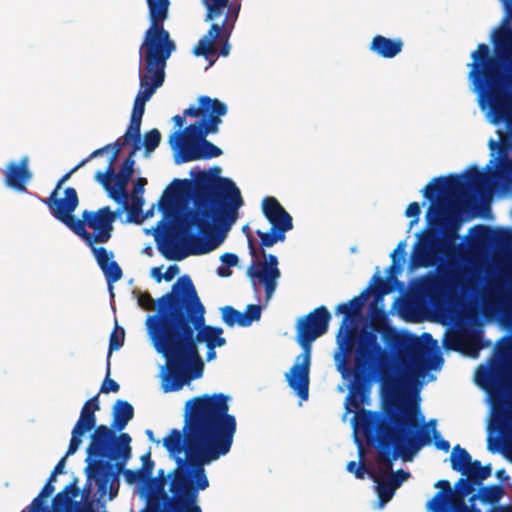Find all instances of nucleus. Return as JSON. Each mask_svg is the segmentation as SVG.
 I'll return each mask as SVG.
<instances>
[{
	"label": "nucleus",
	"mask_w": 512,
	"mask_h": 512,
	"mask_svg": "<svg viewBox=\"0 0 512 512\" xmlns=\"http://www.w3.org/2000/svg\"><path fill=\"white\" fill-rule=\"evenodd\" d=\"M96 260L105 276L110 295L114 297L113 285L122 278L123 271L114 258H96Z\"/></svg>",
	"instance_id": "obj_35"
},
{
	"label": "nucleus",
	"mask_w": 512,
	"mask_h": 512,
	"mask_svg": "<svg viewBox=\"0 0 512 512\" xmlns=\"http://www.w3.org/2000/svg\"><path fill=\"white\" fill-rule=\"evenodd\" d=\"M204 5L207 8L206 21H212L223 14L224 9L227 7L225 4H220V2H210L207 0H203Z\"/></svg>",
	"instance_id": "obj_49"
},
{
	"label": "nucleus",
	"mask_w": 512,
	"mask_h": 512,
	"mask_svg": "<svg viewBox=\"0 0 512 512\" xmlns=\"http://www.w3.org/2000/svg\"><path fill=\"white\" fill-rule=\"evenodd\" d=\"M54 490V485L46 482L39 495L34 498L28 506L29 512H48L46 498L51 496ZM77 512H95V510L91 503H86L80 506Z\"/></svg>",
	"instance_id": "obj_34"
},
{
	"label": "nucleus",
	"mask_w": 512,
	"mask_h": 512,
	"mask_svg": "<svg viewBox=\"0 0 512 512\" xmlns=\"http://www.w3.org/2000/svg\"><path fill=\"white\" fill-rule=\"evenodd\" d=\"M110 150V146H103L99 149L94 150L87 158L83 159L80 162L81 166H84L86 163H88L91 159L96 158L98 156L103 155L105 152H108Z\"/></svg>",
	"instance_id": "obj_57"
},
{
	"label": "nucleus",
	"mask_w": 512,
	"mask_h": 512,
	"mask_svg": "<svg viewBox=\"0 0 512 512\" xmlns=\"http://www.w3.org/2000/svg\"><path fill=\"white\" fill-rule=\"evenodd\" d=\"M423 422L417 403L395 404L386 409V418L370 410L355 414V428L363 432L368 442H377L378 473L371 472L370 477L376 483L380 507L391 501L396 490L410 477L403 469L393 472L394 461L399 457L411 461L415 453L431 443L430 432Z\"/></svg>",
	"instance_id": "obj_5"
},
{
	"label": "nucleus",
	"mask_w": 512,
	"mask_h": 512,
	"mask_svg": "<svg viewBox=\"0 0 512 512\" xmlns=\"http://www.w3.org/2000/svg\"><path fill=\"white\" fill-rule=\"evenodd\" d=\"M225 19L221 24L213 23L207 33L198 41L193 53L196 56H203L206 59L214 56L217 53L216 39L220 36L221 32H232L235 22L238 18L241 4L228 3Z\"/></svg>",
	"instance_id": "obj_17"
},
{
	"label": "nucleus",
	"mask_w": 512,
	"mask_h": 512,
	"mask_svg": "<svg viewBox=\"0 0 512 512\" xmlns=\"http://www.w3.org/2000/svg\"><path fill=\"white\" fill-rule=\"evenodd\" d=\"M80 167H82L79 164H77L72 170H70L68 173L64 174L57 182L56 184V187L53 191H56V193H58L59 189L61 188V186L71 177V175L76 172Z\"/></svg>",
	"instance_id": "obj_59"
},
{
	"label": "nucleus",
	"mask_w": 512,
	"mask_h": 512,
	"mask_svg": "<svg viewBox=\"0 0 512 512\" xmlns=\"http://www.w3.org/2000/svg\"><path fill=\"white\" fill-rule=\"evenodd\" d=\"M262 211L274 230L286 233L293 228L291 215L275 197L267 196L263 199Z\"/></svg>",
	"instance_id": "obj_26"
},
{
	"label": "nucleus",
	"mask_w": 512,
	"mask_h": 512,
	"mask_svg": "<svg viewBox=\"0 0 512 512\" xmlns=\"http://www.w3.org/2000/svg\"><path fill=\"white\" fill-rule=\"evenodd\" d=\"M179 272L180 269L176 264L170 265L164 273V280L171 281Z\"/></svg>",
	"instance_id": "obj_60"
},
{
	"label": "nucleus",
	"mask_w": 512,
	"mask_h": 512,
	"mask_svg": "<svg viewBox=\"0 0 512 512\" xmlns=\"http://www.w3.org/2000/svg\"><path fill=\"white\" fill-rule=\"evenodd\" d=\"M470 289L464 270H452L447 275L429 279L424 291L434 304H446L450 313L460 319L470 314L469 300L464 295Z\"/></svg>",
	"instance_id": "obj_12"
},
{
	"label": "nucleus",
	"mask_w": 512,
	"mask_h": 512,
	"mask_svg": "<svg viewBox=\"0 0 512 512\" xmlns=\"http://www.w3.org/2000/svg\"><path fill=\"white\" fill-rule=\"evenodd\" d=\"M161 133L157 128H153L144 134L143 145L146 153L153 152L160 144Z\"/></svg>",
	"instance_id": "obj_45"
},
{
	"label": "nucleus",
	"mask_w": 512,
	"mask_h": 512,
	"mask_svg": "<svg viewBox=\"0 0 512 512\" xmlns=\"http://www.w3.org/2000/svg\"><path fill=\"white\" fill-rule=\"evenodd\" d=\"M403 41L401 38H387L382 35L373 37L369 49L376 55L390 59L398 55L403 49Z\"/></svg>",
	"instance_id": "obj_32"
},
{
	"label": "nucleus",
	"mask_w": 512,
	"mask_h": 512,
	"mask_svg": "<svg viewBox=\"0 0 512 512\" xmlns=\"http://www.w3.org/2000/svg\"><path fill=\"white\" fill-rule=\"evenodd\" d=\"M330 320V312L322 305L301 317L296 325L297 342L303 348V352L296 357L295 363L286 373V381L301 400H307L309 397L310 345L327 332Z\"/></svg>",
	"instance_id": "obj_10"
},
{
	"label": "nucleus",
	"mask_w": 512,
	"mask_h": 512,
	"mask_svg": "<svg viewBox=\"0 0 512 512\" xmlns=\"http://www.w3.org/2000/svg\"><path fill=\"white\" fill-rule=\"evenodd\" d=\"M420 214L421 207L418 202H412L407 206L405 210V216L408 218H412L409 223V229H411L415 224L418 223Z\"/></svg>",
	"instance_id": "obj_51"
},
{
	"label": "nucleus",
	"mask_w": 512,
	"mask_h": 512,
	"mask_svg": "<svg viewBox=\"0 0 512 512\" xmlns=\"http://www.w3.org/2000/svg\"><path fill=\"white\" fill-rule=\"evenodd\" d=\"M141 148V145H134L129 155L122 162L118 172H115L113 166V173L108 172V166L105 171H97L95 173V180L102 185L108 195L112 192H122L127 190V185L134 174V156Z\"/></svg>",
	"instance_id": "obj_19"
},
{
	"label": "nucleus",
	"mask_w": 512,
	"mask_h": 512,
	"mask_svg": "<svg viewBox=\"0 0 512 512\" xmlns=\"http://www.w3.org/2000/svg\"><path fill=\"white\" fill-rule=\"evenodd\" d=\"M450 462L453 470L461 472L471 464L472 458L466 449L456 445L452 450Z\"/></svg>",
	"instance_id": "obj_39"
},
{
	"label": "nucleus",
	"mask_w": 512,
	"mask_h": 512,
	"mask_svg": "<svg viewBox=\"0 0 512 512\" xmlns=\"http://www.w3.org/2000/svg\"><path fill=\"white\" fill-rule=\"evenodd\" d=\"M137 301L138 305L145 310H157L158 308V299L154 300L149 292L140 293Z\"/></svg>",
	"instance_id": "obj_52"
},
{
	"label": "nucleus",
	"mask_w": 512,
	"mask_h": 512,
	"mask_svg": "<svg viewBox=\"0 0 512 512\" xmlns=\"http://www.w3.org/2000/svg\"><path fill=\"white\" fill-rule=\"evenodd\" d=\"M199 106L191 105L183 111L185 117H198L211 119L216 117L221 119L222 116L227 114L228 108L224 102L217 98H210L209 96H200L198 98Z\"/></svg>",
	"instance_id": "obj_28"
},
{
	"label": "nucleus",
	"mask_w": 512,
	"mask_h": 512,
	"mask_svg": "<svg viewBox=\"0 0 512 512\" xmlns=\"http://www.w3.org/2000/svg\"><path fill=\"white\" fill-rule=\"evenodd\" d=\"M99 394L87 400L80 412V417L71 432V439L68 446V454H74L79 449L82 439L87 432L96 425V411L100 410Z\"/></svg>",
	"instance_id": "obj_22"
},
{
	"label": "nucleus",
	"mask_w": 512,
	"mask_h": 512,
	"mask_svg": "<svg viewBox=\"0 0 512 512\" xmlns=\"http://www.w3.org/2000/svg\"><path fill=\"white\" fill-rule=\"evenodd\" d=\"M112 200H114L120 206L116 209L118 213V217L122 215L123 212H127L126 222L141 224L145 217H143V206H144V198L141 195H131V201L129 202V194L128 191L122 192H112L111 195H108Z\"/></svg>",
	"instance_id": "obj_24"
},
{
	"label": "nucleus",
	"mask_w": 512,
	"mask_h": 512,
	"mask_svg": "<svg viewBox=\"0 0 512 512\" xmlns=\"http://www.w3.org/2000/svg\"><path fill=\"white\" fill-rule=\"evenodd\" d=\"M381 333L386 346L400 358L408 357L417 374L428 370V350L419 338L392 327L383 328Z\"/></svg>",
	"instance_id": "obj_15"
},
{
	"label": "nucleus",
	"mask_w": 512,
	"mask_h": 512,
	"mask_svg": "<svg viewBox=\"0 0 512 512\" xmlns=\"http://www.w3.org/2000/svg\"><path fill=\"white\" fill-rule=\"evenodd\" d=\"M377 284L373 289V293L375 295V301L371 303L370 309L374 310L376 308V302L380 300L384 295L390 293L392 291L390 284L379 276H374Z\"/></svg>",
	"instance_id": "obj_46"
},
{
	"label": "nucleus",
	"mask_w": 512,
	"mask_h": 512,
	"mask_svg": "<svg viewBox=\"0 0 512 512\" xmlns=\"http://www.w3.org/2000/svg\"><path fill=\"white\" fill-rule=\"evenodd\" d=\"M222 120L216 117L202 118L185 128L183 132L176 131L169 137V144L175 150L190 149L193 143L202 141L208 134L217 133Z\"/></svg>",
	"instance_id": "obj_18"
},
{
	"label": "nucleus",
	"mask_w": 512,
	"mask_h": 512,
	"mask_svg": "<svg viewBox=\"0 0 512 512\" xmlns=\"http://www.w3.org/2000/svg\"><path fill=\"white\" fill-rule=\"evenodd\" d=\"M77 482L78 480L75 478L73 482L66 485L62 491L54 496L52 500L54 512H64L67 510V507L72 503V498L77 496L79 492Z\"/></svg>",
	"instance_id": "obj_37"
},
{
	"label": "nucleus",
	"mask_w": 512,
	"mask_h": 512,
	"mask_svg": "<svg viewBox=\"0 0 512 512\" xmlns=\"http://www.w3.org/2000/svg\"><path fill=\"white\" fill-rule=\"evenodd\" d=\"M220 167L202 170L194 176V208L187 221L198 232L183 230L176 235L156 236L163 256L208 254L226 239L243 205L241 192L229 178L220 177Z\"/></svg>",
	"instance_id": "obj_3"
},
{
	"label": "nucleus",
	"mask_w": 512,
	"mask_h": 512,
	"mask_svg": "<svg viewBox=\"0 0 512 512\" xmlns=\"http://www.w3.org/2000/svg\"><path fill=\"white\" fill-rule=\"evenodd\" d=\"M124 339V329L116 324L109 338V349L107 354V359H109V361H111V355L113 351L119 350L123 346Z\"/></svg>",
	"instance_id": "obj_42"
},
{
	"label": "nucleus",
	"mask_w": 512,
	"mask_h": 512,
	"mask_svg": "<svg viewBox=\"0 0 512 512\" xmlns=\"http://www.w3.org/2000/svg\"><path fill=\"white\" fill-rule=\"evenodd\" d=\"M147 184L146 178H138L134 184V188L131 195H143L144 187Z\"/></svg>",
	"instance_id": "obj_58"
},
{
	"label": "nucleus",
	"mask_w": 512,
	"mask_h": 512,
	"mask_svg": "<svg viewBox=\"0 0 512 512\" xmlns=\"http://www.w3.org/2000/svg\"><path fill=\"white\" fill-rule=\"evenodd\" d=\"M434 438H435V447L438 449V450H441V451H444V452H448L450 450V443L449 441L443 439L440 437L439 433L434 430Z\"/></svg>",
	"instance_id": "obj_55"
},
{
	"label": "nucleus",
	"mask_w": 512,
	"mask_h": 512,
	"mask_svg": "<svg viewBox=\"0 0 512 512\" xmlns=\"http://www.w3.org/2000/svg\"><path fill=\"white\" fill-rule=\"evenodd\" d=\"M4 182L9 188L24 193L26 185L32 179V172L29 169V157L23 156L19 162H10L4 171Z\"/></svg>",
	"instance_id": "obj_25"
},
{
	"label": "nucleus",
	"mask_w": 512,
	"mask_h": 512,
	"mask_svg": "<svg viewBox=\"0 0 512 512\" xmlns=\"http://www.w3.org/2000/svg\"><path fill=\"white\" fill-rule=\"evenodd\" d=\"M141 123L142 117L131 114L130 123L125 134L133 140V146L141 145Z\"/></svg>",
	"instance_id": "obj_43"
},
{
	"label": "nucleus",
	"mask_w": 512,
	"mask_h": 512,
	"mask_svg": "<svg viewBox=\"0 0 512 512\" xmlns=\"http://www.w3.org/2000/svg\"><path fill=\"white\" fill-rule=\"evenodd\" d=\"M142 460V467L139 469L141 472H143V475H145L146 479H151V475L154 469V461L151 459L150 452H147L141 457Z\"/></svg>",
	"instance_id": "obj_53"
},
{
	"label": "nucleus",
	"mask_w": 512,
	"mask_h": 512,
	"mask_svg": "<svg viewBox=\"0 0 512 512\" xmlns=\"http://www.w3.org/2000/svg\"><path fill=\"white\" fill-rule=\"evenodd\" d=\"M434 487L439 491L426 503V509L429 512H481L477 507H468L466 503L468 495L452 493L448 480H438Z\"/></svg>",
	"instance_id": "obj_16"
},
{
	"label": "nucleus",
	"mask_w": 512,
	"mask_h": 512,
	"mask_svg": "<svg viewBox=\"0 0 512 512\" xmlns=\"http://www.w3.org/2000/svg\"><path fill=\"white\" fill-rule=\"evenodd\" d=\"M512 233L506 229L476 225L455 241V256H512Z\"/></svg>",
	"instance_id": "obj_13"
},
{
	"label": "nucleus",
	"mask_w": 512,
	"mask_h": 512,
	"mask_svg": "<svg viewBox=\"0 0 512 512\" xmlns=\"http://www.w3.org/2000/svg\"><path fill=\"white\" fill-rule=\"evenodd\" d=\"M157 303L156 312L146 318L145 325L154 349L165 358L175 381L170 390H178L203 374L198 344L204 343L206 348L225 346L224 330L206 324V308L188 275L178 278Z\"/></svg>",
	"instance_id": "obj_2"
},
{
	"label": "nucleus",
	"mask_w": 512,
	"mask_h": 512,
	"mask_svg": "<svg viewBox=\"0 0 512 512\" xmlns=\"http://www.w3.org/2000/svg\"><path fill=\"white\" fill-rule=\"evenodd\" d=\"M488 512H512V504L506 506L493 507Z\"/></svg>",
	"instance_id": "obj_64"
},
{
	"label": "nucleus",
	"mask_w": 512,
	"mask_h": 512,
	"mask_svg": "<svg viewBox=\"0 0 512 512\" xmlns=\"http://www.w3.org/2000/svg\"><path fill=\"white\" fill-rule=\"evenodd\" d=\"M452 341L455 346H461L467 349H473L475 352L479 349L478 340L471 335L466 333H457L453 336Z\"/></svg>",
	"instance_id": "obj_48"
},
{
	"label": "nucleus",
	"mask_w": 512,
	"mask_h": 512,
	"mask_svg": "<svg viewBox=\"0 0 512 512\" xmlns=\"http://www.w3.org/2000/svg\"><path fill=\"white\" fill-rule=\"evenodd\" d=\"M48 208L51 214L63 224H65L71 231L77 223V218L73 215V212L79 204L78 194L75 188L67 187L64 190V197L58 198V193L52 191L50 196L42 200Z\"/></svg>",
	"instance_id": "obj_21"
},
{
	"label": "nucleus",
	"mask_w": 512,
	"mask_h": 512,
	"mask_svg": "<svg viewBox=\"0 0 512 512\" xmlns=\"http://www.w3.org/2000/svg\"><path fill=\"white\" fill-rule=\"evenodd\" d=\"M120 473H123L126 482L129 484L144 483L148 481L145 475H143V472H141L139 469L131 470L125 469L124 467Z\"/></svg>",
	"instance_id": "obj_50"
},
{
	"label": "nucleus",
	"mask_w": 512,
	"mask_h": 512,
	"mask_svg": "<svg viewBox=\"0 0 512 512\" xmlns=\"http://www.w3.org/2000/svg\"><path fill=\"white\" fill-rule=\"evenodd\" d=\"M505 491L502 485L494 484L487 486H480L478 490V497L484 504H497L504 496Z\"/></svg>",
	"instance_id": "obj_38"
},
{
	"label": "nucleus",
	"mask_w": 512,
	"mask_h": 512,
	"mask_svg": "<svg viewBox=\"0 0 512 512\" xmlns=\"http://www.w3.org/2000/svg\"><path fill=\"white\" fill-rule=\"evenodd\" d=\"M139 82L140 89L134 99L131 114L143 117L146 102L151 99L156 90L163 85L164 81L139 74Z\"/></svg>",
	"instance_id": "obj_30"
},
{
	"label": "nucleus",
	"mask_w": 512,
	"mask_h": 512,
	"mask_svg": "<svg viewBox=\"0 0 512 512\" xmlns=\"http://www.w3.org/2000/svg\"><path fill=\"white\" fill-rule=\"evenodd\" d=\"M134 417L133 406L125 400H117L113 406L112 428L117 431L125 429L129 421Z\"/></svg>",
	"instance_id": "obj_36"
},
{
	"label": "nucleus",
	"mask_w": 512,
	"mask_h": 512,
	"mask_svg": "<svg viewBox=\"0 0 512 512\" xmlns=\"http://www.w3.org/2000/svg\"><path fill=\"white\" fill-rule=\"evenodd\" d=\"M117 218V211H112L109 206L101 207L97 211L84 210L73 232L89 247L96 243H106L112 236L113 224Z\"/></svg>",
	"instance_id": "obj_14"
},
{
	"label": "nucleus",
	"mask_w": 512,
	"mask_h": 512,
	"mask_svg": "<svg viewBox=\"0 0 512 512\" xmlns=\"http://www.w3.org/2000/svg\"><path fill=\"white\" fill-rule=\"evenodd\" d=\"M90 443L87 447V466L85 468L88 480H93L98 490L105 493L110 485V499L117 495L112 483L118 479L131 457L132 441L128 433L116 436L108 426L101 424L93 428Z\"/></svg>",
	"instance_id": "obj_8"
},
{
	"label": "nucleus",
	"mask_w": 512,
	"mask_h": 512,
	"mask_svg": "<svg viewBox=\"0 0 512 512\" xmlns=\"http://www.w3.org/2000/svg\"><path fill=\"white\" fill-rule=\"evenodd\" d=\"M412 265L429 267L443 263H512V258H408Z\"/></svg>",
	"instance_id": "obj_33"
},
{
	"label": "nucleus",
	"mask_w": 512,
	"mask_h": 512,
	"mask_svg": "<svg viewBox=\"0 0 512 512\" xmlns=\"http://www.w3.org/2000/svg\"><path fill=\"white\" fill-rule=\"evenodd\" d=\"M230 34H231V32H221L220 36H218L216 39V41L218 40V42L220 44L219 55H221V56L226 57L229 55L230 45H229L228 39L230 37Z\"/></svg>",
	"instance_id": "obj_54"
},
{
	"label": "nucleus",
	"mask_w": 512,
	"mask_h": 512,
	"mask_svg": "<svg viewBox=\"0 0 512 512\" xmlns=\"http://www.w3.org/2000/svg\"><path fill=\"white\" fill-rule=\"evenodd\" d=\"M358 443H359L360 463L358 464L356 461H350L347 463L346 470L349 473L354 474V476L357 479L363 480V479H365L366 475L367 474L370 475V473L372 471H369V469L366 467V465L362 462V459L364 457L363 447H362V444L360 441H358Z\"/></svg>",
	"instance_id": "obj_41"
},
{
	"label": "nucleus",
	"mask_w": 512,
	"mask_h": 512,
	"mask_svg": "<svg viewBox=\"0 0 512 512\" xmlns=\"http://www.w3.org/2000/svg\"><path fill=\"white\" fill-rule=\"evenodd\" d=\"M163 266L153 267L151 270V276L157 281L161 282L164 279V273H162Z\"/></svg>",
	"instance_id": "obj_63"
},
{
	"label": "nucleus",
	"mask_w": 512,
	"mask_h": 512,
	"mask_svg": "<svg viewBox=\"0 0 512 512\" xmlns=\"http://www.w3.org/2000/svg\"><path fill=\"white\" fill-rule=\"evenodd\" d=\"M132 144L133 140L131 138H128L127 135L124 133L123 137L118 138L115 142L107 144V146H110V149H113V152L108 160V172L113 173V165H115V162L122 151V149L126 146Z\"/></svg>",
	"instance_id": "obj_40"
},
{
	"label": "nucleus",
	"mask_w": 512,
	"mask_h": 512,
	"mask_svg": "<svg viewBox=\"0 0 512 512\" xmlns=\"http://www.w3.org/2000/svg\"><path fill=\"white\" fill-rule=\"evenodd\" d=\"M500 133L499 151L486 165L485 171L477 169L476 166L469 168L464 174L447 176L451 181L459 179L462 189L473 197L475 194H482L488 188L502 184L512 183V138Z\"/></svg>",
	"instance_id": "obj_11"
},
{
	"label": "nucleus",
	"mask_w": 512,
	"mask_h": 512,
	"mask_svg": "<svg viewBox=\"0 0 512 512\" xmlns=\"http://www.w3.org/2000/svg\"><path fill=\"white\" fill-rule=\"evenodd\" d=\"M371 287L364 289L358 296L336 307V314H343L336 339L338 352L335 362L338 372L344 379H349L346 405L348 411L360 412L361 404L368 403L373 383L395 389L403 383L404 378L396 379L390 366V354L382 347L378 339L380 331L373 325L362 327L357 331L350 324L357 320L370 297Z\"/></svg>",
	"instance_id": "obj_4"
},
{
	"label": "nucleus",
	"mask_w": 512,
	"mask_h": 512,
	"mask_svg": "<svg viewBox=\"0 0 512 512\" xmlns=\"http://www.w3.org/2000/svg\"><path fill=\"white\" fill-rule=\"evenodd\" d=\"M247 275L254 286L257 284L264 286L266 299H270L280 277L278 258H253L247 269Z\"/></svg>",
	"instance_id": "obj_20"
},
{
	"label": "nucleus",
	"mask_w": 512,
	"mask_h": 512,
	"mask_svg": "<svg viewBox=\"0 0 512 512\" xmlns=\"http://www.w3.org/2000/svg\"><path fill=\"white\" fill-rule=\"evenodd\" d=\"M194 181L174 179L172 184L166 188L158 201V209L164 215H167L173 208L176 199L184 192L191 190L193 192Z\"/></svg>",
	"instance_id": "obj_31"
},
{
	"label": "nucleus",
	"mask_w": 512,
	"mask_h": 512,
	"mask_svg": "<svg viewBox=\"0 0 512 512\" xmlns=\"http://www.w3.org/2000/svg\"><path fill=\"white\" fill-rule=\"evenodd\" d=\"M260 238V244L262 247H271L278 241H284L285 232L280 230H274L272 227L268 232L257 231Z\"/></svg>",
	"instance_id": "obj_44"
},
{
	"label": "nucleus",
	"mask_w": 512,
	"mask_h": 512,
	"mask_svg": "<svg viewBox=\"0 0 512 512\" xmlns=\"http://www.w3.org/2000/svg\"><path fill=\"white\" fill-rule=\"evenodd\" d=\"M229 396H195L185 403L182 430L173 428L163 446L175 459L169 491L161 492L150 512H202L199 492L209 487L205 466L227 455L233 445L237 421L229 414Z\"/></svg>",
	"instance_id": "obj_1"
},
{
	"label": "nucleus",
	"mask_w": 512,
	"mask_h": 512,
	"mask_svg": "<svg viewBox=\"0 0 512 512\" xmlns=\"http://www.w3.org/2000/svg\"><path fill=\"white\" fill-rule=\"evenodd\" d=\"M406 248V241H400L397 246L389 253V256H409V254H407Z\"/></svg>",
	"instance_id": "obj_56"
},
{
	"label": "nucleus",
	"mask_w": 512,
	"mask_h": 512,
	"mask_svg": "<svg viewBox=\"0 0 512 512\" xmlns=\"http://www.w3.org/2000/svg\"><path fill=\"white\" fill-rule=\"evenodd\" d=\"M511 418L508 416L503 417V419L499 420V429L502 432L510 431L512 435V426L510 427Z\"/></svg>",
	"instance_id": "obj_62"
},
{
	"label": "nucleus",
	"mask_w": 512,
	"mask_h": 512,
	"mask_svg": "<svg viewBox=\"0 0 512 512\" xmlns=\"http://www.w3.org/2000/svg\"><path fill=\"white\" fill-rule=\"evenodd\" d=\"M220 311L222 321L229 327H248L261 318V306L257 304L247 305L244 313L229 305L222 307Z\"/></svg>",
	"instance_id": "obj_27"
},
{
	"label": "nucleus",
	"mask_w": 512,
	"mask_h": 512,
	"mask_svg": "<svg viewBox=\"0 0 512 512\" xmlns=\"http://www.w3.org/2000/svg\"><path fill=\"white\" fill-rule=\"evenodd\" d=\"M111 373V361L109 359L106 360V376L104 381L102 382V385L100 387L99 393L108 394V393H116L120 389V385L110 378Z\"/></svg>",
	"instance_id": "obj_47"
},
{
	"label": "nucleus",
	"mask_w": 512,
	"mask_h": 512,
	"mask_svg": "<svg viewBox=\"0 0 512 512\" xmlns=\"http://www.w3.org/2000/svg\"><path fill=\"white\" fill-rule=\"evenodd\" d=\"M149 10L150 25L146 30L140 46L143 61L141 75L165 80L167 60L176 49L164 22L168 18L169 0H146Z\"/></svg>",
	"instance_id": "obj_9"
},
{
	"label": "nucleus",
	"mask_w": 512,
	"mask_h": 512,
	"mask_svg": "<svg viewBox=\"0 0 512 512\" xmlns=\"http://www.w3.org/2000/svg\"><path fill=\"white\" fill-rule=\"evenodd\" d=\"M461 187L459 179L451 181L439 176L421 190L430 205L426 226L416 233L409 256H455V241L463 222L461 214L473 198Z\"/></svg>",
	"instance_id": "obj_6"
},
{
	"label": "nucleus",
	"mask_w": 512,
	"mask_h": 512,
	"mask_svg": "<svg viewBox=\"0 0 512 512\" xmlns=\"http://www.w3.org/2000/svg\"><path fill=\"white\" fill-rule=\"evenodd\" d=\"M222 155V150L212 142L204 138L202 141L193 143L190 149H182L176 157L177 164L191 162L200 159H211Z\"/></svg>",
	"instance_id": "obj_29"
},
{
	"label": "nucleus",
	"mask_w": 512,
	"mask_h": 512,
	"mask_svg": "<svg viewBox=\"0 0 512 512\" xmlns=\"http://www.w3.org/2000/svg\"><path fill=\"white\" fill-rule=\"evenodd\" d=\"M461 473L466 477L458 479L452 488V493L469 495L474 492L475 487H480L483 481L491 476L492 467L491 464L482 466L479 460H474Z\"/></svg>",
	"instance_id": "obj_23"
},
{
	"label": "nucleus",
	"mask_w": 512,
	"mask_h": 512,
	"mask_svg": "<svg viewBox=\"0 0 512 512\" xmlns=\"http://www.w3.org/2000/svg\"><path fill=\"white\" fill-rule=\"evenodd\" d=\"M471 57L469 77L479 93L480 108L489 109L493 124L505 122L512 129V90L507 87L503 59L490 56V49L484 43L478 45Z\"/></svg>",
	"instance_id": "obj_7"
},
{
	"label": "nucleus",
	"mask_w": 512,
	"mask_h": 512,
	"mask_svg": "<svg viewBox=\"0 0 512 512\" xmlns=\"http://www.w3.org/2000/svg\"><path fill=\"white\" fill-rule=\"evenodd\" d=\"M72 454H68V450L66 451V454L58 461V463L55 465L53 472L54 474H62L64 473L66 458L68 456H71Z\"/></svg>",
	"instance_id": "obj_61"
}]
</instances>
